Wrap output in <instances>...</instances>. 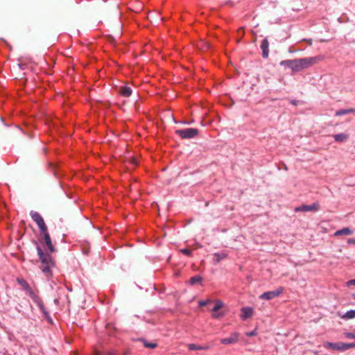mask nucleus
Instances as JSON below:
<instances>
[{
    "mask_svg": "<svg viewBox=\"0 0 355 355\" xmlns=\"http://www.w3.org/2000/svg\"><path fill=\"white\" fill-rule=\"evenodd\" d=\"M209 347L208 345L201 346V350L208 349Z\"/></svg>",
    "mask_w": 355,
    "mask_h": 355,
    "instance_id": "31",
    "label": "nucleus"
},
{
    "mask_svg": "<svg viewBox=\"0 0 355 355\" xmlns=\"http://www.w3.org/2000/svg\"><path fill=\"white\" fill-rule=\"evenodd\" d=\"M202 277L199 275L193 276L190 279V284L191 285H194L196 283L200 282L202 281Z\"/></svg>",
    "mask_w": 355,
    "mask_h": 355,
    "instance_id": "19",
    "label": "nucleus"
},
{
    "mask_svg": "<svg viewBox=\"0 0 355 355\" xmlns=\"http://www.w3.org/2000/svg\"><path fill=\"white\" fill-rule=\"evenodd\" d=\"M320 209V204L315 202L310 205H302V211H317Z\"/></svg>",
    "mask_w": 355,
    "mask_h": 355,
    "instance_id": "13",
    "label": "nucleus"
},
{
    "mask_svg": "<svg viewBox=\"0 0 355 355\" xmlns=\"http://www.w3.org/2000/svg\"><path fill=\"white\" fill-rule=\"evenodd\" d=\"M30 214L32 219L37 225L40 232H45V230H47V226L46 225L44 220L41 215L38 212L34 211H31Z\"/></svg>",
    "mask_w": 355,
    "mask_h": 355,
    "instance_id": "6",
    "label": "nucleus"
},
{
    "mask_svg": "<svg viewBox=\"0 0 355 355\" xmlns=\"http://www.w3.org/2000/svg\"><path fill=\"white\" fill-rule=\"evenodd\" d=\"M17 283L20 285L21 288L24 291L35 303L37 304L40 310L43 312L45 315H47L42 300L40 296L32 289L28 283L23 278H17Z\"/></svg>",
    "mask_w": 355,
    "mask_h": 355,
    "instance_id": "2",
    "label": "nucleus"
},
{
    "mask_svg": "<svg viewBox=\"0 0 355 355\" xmlns=\"http://www.w3.org/2000/svg\"><path fill=\"white\" fill-rule=\"evenodd\" d=\"M352 234V231L349 227H344L341 230L336 231L334 233L335 236H340V235H350Z\"/></svg>",
    "mask_w": 355,
    "mask_h": 355,
    "instance_id": "16",
    "label": "nucleus"
},
{
    "mask_svg": "<svg viewBox=\"0 0 355 355\" xmlns=\"http://www.w3.org/2000/svg\"><path fill=\"white\" fill-rule=\"evenodd\" d=\"M344 319H353L355 318V310H350L347 311L344 315L342 316Z\"/></svg>",
    "mask_w": 355,
    "mask_h": 355,
    "instance_id": "18",
    "label": "nucleus"
},
{
    "mask_svg": "<svg viewBox=\"0 0 355 355\" xmlns=\"http://www.w3.org/2000/svg\"><path fill=\"white\" fill-rule=\"evenodd\" d=\"M354 111V110H353V109H349V110H338V111L336 112V116H340V115L347 114H349V113L353 112Z\"/></svg>",
    "mask_w": 355,
    "mask_h": 355,
    "instance_id": "20",
    "label": "nucleus"
},
{
    "mask_svg": "<svg viewBox=\"0 0 355 355\" xmlns=\"http://www.w3.org/2000/svg\"><path fill=\"white\" fill-rule=\"evenodd\" d=\"M291 103H292V104H293V105H297V101H295V100H293V101H291Z\"/></svg>",
    "mask_w": 355,
    "mask_h": 355,
    "instance_id": "33",
    "label": "nucleus"
},
{
    "mask_svg": "<svg viewBox=\"0 0 355 355\" xmlns=\"http://www.w3.org/2000/svg\"><path fill=\"white\" fill-rule=\"evenodd\" d=\"M323 60V56L318 55L315 57L304 58L293 60L291 69L293 72L300 71L304 69L314 65Z\"/></svg>",
    "mask_w": 355,
    "mask_h": 355,
    "instance_id": "1",
    "label": "nucleus"
},
{
    "mask_svg": "<svg viewBox=\"0 0 355 355\" xmlns=\"http://www.w3.org/2000/svg\"><path fill=\"white\" fill-rule=\"evenodd\" d=\"M142 342L144 343V345L146 347L153 349V348H155L157 347V343H148L145 340H143Z\"/></svg>",
    "mask_w": 355,
    "mask_h": 355,
    "instance_id": "21",
    "label": "nucleus"
},
{
    "mask_svg": "<svg viewBox=\"0 0 355 355\" xmlns=\"http://www.w3.org/2000/svg\"><path fill=\"white\" fill-rule=\"evenodd\" d=\"M253 313V309L250 307H244L241 309V318L243 320H246L247 318L251 317Z\"/></svg>",
    "mask_w": 355,
    "mask_h": 355,
    "instance_id": "14",
    "label": "nucleus"
},
{
    "mask_svg": "<svg viewBox=\"0 0 355 355\" xmlns=\"http://www.w3.org/2000/svg\"><path fill=\"white\" fill-rule=\"evenodd\" d=\"M347 284L348 286H350V285H355V279H352L349 282H347Z\"/></svg>",
    "mask_w": 355,
    "mask_h": 355,
    "instance_id": "28",
    "label": "nucleus"
},
{
    "mask_svg": "<svg viewBox=\"0 0 355 355\" xmlns=\"http://www.w3.org/2000/svg\"><path fill=\"white\" fill-rule=\"evenodd\" d=\"M130 162H131V163L133 165H137L138 164V162H137V160L135 158H131Z\"/></svg>",
    "mask_w": 355,
    "mask_h": 355,
    "instance_id": "27",
    "label": "nucleus"
},
{
    "mask_svg": "<svg viewBox=\"0 0 355 355\" xmlns=\"http://www.w3.org/2000/svg\"><path fill=\"white\" fill-rule=\"evenodd\" d=\"M239 333L234 332L231 334L230 337L220 339V343L223 345H230L236 343L239 340Z\"/></svg>",
    "mask_w": 355,
    "mask_h": 355,
    "instance_id": "9",
    "label": "nucleus"
},
{
    "mask_svg": "<svg viewBox=\"0 0 355 355\" xmlns=\"http://www.w3.org/2000/svg\"><path fill=\"white\" fill-rule=\"evenodd\" d=\"M324 347L328 349L337 350L340 352L346 351L350 348L355 347V343H331V342H325L324 343Z\"/></svg>",
    "mask_w": 355,
    "mask_h": 355,
    "instance_id": "4",
    "label": "nucleus"
},
{
    "mask_svg": "<svg viewBox=\"0 0 355 355\" xmlns=\"http://www.w3.org/2000/svg\"><path fill=\"white\" fill-rule=\"evenodd\" d=\"M41 234L44 236V243L46 245V247L48 248L50 252H54L55 251V249L51 243V239L50 235L48 232V230H45V232H41Z\"/></svg>",
    "mask_w": 355,
    "mask_h": 355,
    "instance_id": "8",
    "label": "nucleus"
},
{
    "mask_svg": "<svg viewBox=\"0 0 355 355\" xmlns=\"http://www.w3.org/2000/svg\"><path fill=\"white\" fill-rule=\"evenodd\" d=\"M223 306V303L221 301H220V300L216 301L215 305H214V308L212 309V311H213L212 316H213V318H219V317L223 315L222 313H218V311L219 309H220Z\"/></svg>",
    "mask_w": 355,
    "mask_h": 355,
    "instance_id": "11",
    "label": "nucleus"
},
{
    "mask_svg": "<svg viewBox=\"0 0 355 355\" xmlns=\"http://www.w3.org/2000/svg\"><path fill=\"white\" fill-rule=\"evenodd\" d=\"M227 257V254L224 252L221 253H215L214 254V262L215 264L218 263L222 259H224Z\"/></svg>",
    "mask_w": 355,
    "mask_h": 355,
    "instance_id": "17",
    "label": "nucleus"
},
{
    "mask_svg": "<svg viewBox=\"0 0 355 355\" xmlns=\"http://www.w3.org/2000/svg\"><path fill=\"white\" fill-rule=\"evenodd\" d=\"M175 132L182 139H191L198 135V130L190 128L183 130H178Z\"/></svg>",
    "mask_w": 355,
    "mask_h": 355,
    "instance_id": "5",
    "label": "nucleus"
},
{
    "mask_svg": "<svg viewBox=\"0 0 355 355\" xmlns=\"http://www.w3.org/2000/svg\"><path fill=\"white\" fill-rule=\"evenodd\" d=\"M37 251L42 263L41 269L42 272L46 276L51 275V269L54 266V261L52 260L50 254L48 253H44L39 245L37 246Z\"/></svg>",
    "mask_w": 355,
    "mask_h": 355,
    "instance_id": "3",
    "label": "nucleus"
},
{
    "mask_svg": "<svg viewBox=\"0 0 355 355\" xmlns=\"http://www.w3.org/2000/svg\"><path fill=\"white\" fill-rule=\"evenodd\" d=\"M307 41H308V42H309V44L310 45H311V44H312V40H311V39H310V40H307Z\"/></svg>",
    "mask_w": 355,
    "mask_h": 355,
    "instance_id": "35",
    "label": "nucleus"
},
{
    "mask_svg": "<svg viewBox=\"0 0 355 355\" xmlns=\"http://www.w3.org/2000/svg\"><path fill=\"white\" fill-rule=\"evenodd\" d=\"M344 336L347 338L355 339V331L354 332H345Z\"/></svg>",
    "mask_w": 355,
    "mask_h": 355,
    "instance_id": "24",
    "label": "nucleus"
},
{
    "mask_svg": "<svg viewBox=\"0 0 355 355\" xmlns=\"http://www.w3.org/2000/svg\"><path fill=\"white\" fill-rule=\"evenodd\" d=\"M333 137L337 142H343L348 139L349 135L345 133L336 134L333 135Z\"/></svg>",
    "mask_w": 355,
    "mask_h": 355,
    "instance_id": "15",
    "label": "nucleus"
},
{
    "mask_svg": "<svg viewBox=\"0 0 355 355\" xmlns=\"http://www.w3.org/2000/svg\"><path fill=\"white\" fill-rule=\"evenodd\" d=\"M180 252L187 256H190L191 254V251L187 248L180 250Z\"/></svg>",
    "mask_w": 355,
    "mask_h": 355,
    "instance_id": "25",
    "label": "nucleus"
},
{
    "mask_svg": "<svg viewBox=\"0 0 355 355\" xmlns=\"http://www.w3.org/2000/svg\"><path fill=\"white\" fill-rule=\"evenodd\" d=\"M292 63H293V60H283V61L280 62V65L286 66L288 68H291Z\"/></svg>",
    "mask_w": 355,
    "mask_h": 355,
    "instance_id": "22",
    "label": "nucleus"
},
{
    "mask_svg": "<svg viewBox=\"0 0 355 355\" xmlns=\"http://www.w3.org/2000/svg\"><path fill=\"white\" fill-rule=\"evenodd\" d=\"M261 49L262 50V57L267 58L269 55V42L267 38H265L261 44Z\"/></svg>",
    "mask_w": 355,
    "mask_h": 355,
    "instance_id": "10",
    "label": "nucleus"
},
{
    "mask_svg": "<svg viewBox=\"0 0 355 355\" xmlns=\"http://www.w3.org/2000/svg\"><path fill=\"white\" fill-rule=\"evenodd\" d=\"M119 93L124 97H129L131 96L132 90L130 87L128 85H123L119 87Z\"/></svg>",
    "mask_w": 355,
    "mask_h": 355,
    "instance_id": "12",
    "label": "nucleus"
},
{
    "mask_svg": "<svg viewBox=\"0 0 355 355\" xmlns=\"http://www.w3.org/2000/svg\"><path fill=\"white\" fill-rule=\"evenodd\" d=\"M347 243L349 244H355V239H349Z\"/></svg>",
    "mask_w": 355,
    "mask_h": 355,
    "instance_id": "30",
    "label": "nucleus"
},
{
    "mask_svg": "<svg viewBox=\"0 0 355 355\" xmlns=\"http://www.w3.org/2000/svg\"><path fill=\"white\" fill-rule=\"evenodd\" d=\"M302 206H300V207H297L295 208V212H298V211H302Z\"/></svg>",
    "mask_w": 355,
    "mask_h": 355,
    "instance_id": "29",
    "label": "nucleus"
},
{
    "mask_svg": "<svg viewBox=\"0 0 355 355\" xmlns=\"http://www.w3.org/2000/svg\"><path fill=\"white\" fill-rule=\"evenodd\" d=\"M210 302H211L210 300H202V301L199 302V306H206L207 304H208Z\"/></svg>",
    "mask_w": 355,
    "mask_h": 355,
    "instance_id": "26",
    "label": "nucleus"
},
{
    "mask_svg": "<svg viewBox=\"0 0 355 355\" xmlns=\"http://www.w3.org/2000/svg\"><path fill=\"white\" fill-rule=\"evenodd\" d=\"M283 293V288L279 287L275 291H268L263 293L261 295H260L259 298L270 300L274 299L279 295H280Z\"/></svg>",
    "mask_w": 355,
    "mask_h": 355,
    "instance_id": "7",
    "label": "nucleus"
},
{
    "mask_svg": "<svg viewBox=\"0 0 355 355\" xmlns=\"http://www.w3.org/2000/svg\"><path fill=\"white\" fill-rule=\"evenodd\" d=\"M2 120H3L2 118H0V121H2Z\"/></svg>",
    "mask_w": 355,
    "mask_h": 355,
    "instance_id": "36",
    "label": "nucleus"
},
{
    "mask_svg": "<svg viewBox=\"0 0 355 355\" xmlns=\"http://www.w3.org/2000/svg\"><path fill=\"white\" fill-rule=\"evenodd\" d=\"M255 334H255V332H254V331H252V332H250V333H248V334H247V336H254Z\"/></svg>",
    "mask_w": 355,
    "mask_h": 355,
    "instance_id": "32",
    "label": "nucleus"
},
{
    "mask_svg": "<svg viewBox=\"0 0 355 355\" xmlns=\"http://www.w3.org/2000/svg\"><path fill=\"white\" fill-rule=\"evenodd\" d=\"M238 31L239 32H241L243 34V28H240Z\"/></svg>",
    "mask_w": 355,
    "mask_h": 355,
    "instance_id": "34",
    "label": "nucleus"
},
{
    "mask_svg": "<svg viewBox=\"0 0 355 355\" xmlns=\"http://www.w3.org/2000/svg\"><path fill=\"white\" fill-rule=\"evenodd\" d=\"M188 347L190 350H201V346L195 344H189Z\"/></svg>",
    "mask_w": 355,
    "mask_h": 355,
    "instance_id": "23",
    "label": "nucleus"
}]
</instances>
